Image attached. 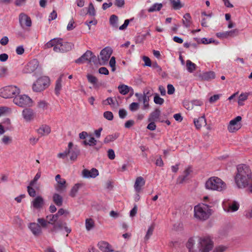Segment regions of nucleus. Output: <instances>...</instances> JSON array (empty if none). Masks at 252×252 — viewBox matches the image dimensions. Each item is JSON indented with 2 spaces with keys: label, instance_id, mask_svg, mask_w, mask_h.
I'll use <instances>...</instances> for the list:
<instances>
[{
  "label": "nucleus",
  "instance_id": "f257e3e1",
  "mask_svg": "<svg viewBox=\"0 0 252 252\" xmlns=\"http://www.w3.org/2000/svg\"><path fill=\"white\" fill-rule=\"evenodd\" d=\"M235 182L239 189H245L249 185L252 177L251 170L246 164H240L237 167Z\"/></svg>",
  "mask_w": 252,
  "mask_h": 252
},
{
  "label": "nucleus",
  "instance_id": "f03ea898",
  "mask_svg": "<svg viewBox=\"0 0 252 252\" xmlns=\"http://www.w3.org/2000/svg\"><path fill=\"white\" fill-rule=\"evenodd\" d=\"M73 47V44L70 42H64L62 38H55L47 43L44 46V49L53 48L55 52L63 53L70 51Z\"/></svg>",
  "mask_w": 252,
  "mask_h": 252
},
{
  "label": "nucleus",
  "instance_id": "7ed1b4c3",
  "mask_svg": "<svg viewBox=\"0 0 252 252\" xmlns=\"http://www.w3.org/2000/svg\"><path fill=\"white\" fill-rule=\"evenodd\" d=\"M212 214V210L205 204L201 203L194 207V216L200 220H207Z\"/></svg>",
  "mask_w": 252,
  "mask_h": 252
},
{
  "label": "nucleus",
  "instance_id": "20e7f679",
  "mask_svg": "<svg viewBox=\"0 0 252 252\" xmlns=\"http://www.w3.org/2000/svg\"><path fill=\"white\" fill-rule=\"evenodd\" d=\"M205 187L209 190L222 191L226 189V185L221 179L212 177L207 180Z\"/></svg>",
  "mask_w": 252,
  "mask_h": 252
},
{
  "label": "nucleus",
  "instance_id": "39448f33",
  "mask_svg": "<svg viewBox=\"0 0 252 252\" xmlns=\"http://www.w3.org/2000/svg\"><path fill=\"white\" fill-rule=\"evenodd\" d=\"M20 93V89L15 86H7L0 89V96L4 98L15 97Z\"/></svg>",
  "mask_w": 252,
  "mask_h": 252
},
{
  "label": "nucleus",
  "instance_id": "423d86ee",
  "mask_svg": "<svg viewBox=\"0 0 252 252\" xmlns=\"http://www.w3.org/2000/svg\"><path fill=\"white\" fill-rule=\"evenodd\" d=\"M50 84V79L47 76H42L37 79L33 84L32 90L35 92H40L47 88Z\"/></svg>",
  "mask_w": 252,
  "mask_h": 252
},
{
  "label": "nucleus",
  "instance_id": "0eeeda50",
  "mask_svg": "<svg viewBox=\"0 0 252 252\" xmlns=\"http://www.w3.org/2000/svg\"><path fill=\"white\" fill-rule=\"evenodd\" d=\"M13 102L20 107H25L31 106L32 103V100L29 96L26 94H18L14 98Z\"/></svg>",
  "mask_w": 252,
  "mask_h": 252
},
{
  "label": "nucleus",
  "instance_id": "6e6552de",
  "mask_svg": "<svg viewBox=\"0 0 252 252\" xmlns=\"http://www.w3.org/2000/svg\"><path fill=\"white\" fill-rule=\"evenodd\" d=\"M39 70V63L36 59H33L28 62L24 67L23 72L24 73H32Z\"/></svg>",
  "mask_w": 252,
  "mask_h": 252
},
{
  "label": "nucleus",
  "instance_id": "1a4fd4ad",
  "mask_svg": "<svg viewBox=\"0 0 252 252\" xmlns=\"http://www.w3.org/2000/svg\"><path fill=\"white\" fill-rule=\"evenodd\" d=\"M242 117L240 116H237L234 119L231 120L227 126L228 131L230 133H233L240 129L242 126L240 123Z\"/></svg>",
  "mask_w": 252,
  "mask_h": 252
},
{
  "label": "nucleus",
  "instance_id": "9d476101",
  "mask_svg": "<svg viewBox=\"0 0 252 252\" xmlns=\"http://www.w3.org/2000/svg\"><path fill=\"white\" fill-rule=\"evenodd\" d=\"M213 247V243L208 238H202L199 239V249L200 252H209Z\"/></svg>",
  "mask_w": 252,
  "mask_h": 252
},
{
  "label": "nucleus",
  "instance_id": "9b49d317",
  "mask_svg": "<svg viewBox=\"0 0 252 252\" xmlns=\"http://www.w3.org/2000/svg\"><path fill=\"white\" fill-rule=\"evenodd\" d=\"M112 53V49L109 47L103 49L100 53L98 60L100 64L104 65L106 63Z\"/></svg>",
  "mask_w": 252,
  "mask_h": 252
},
{
  "label": "nucleus",
  "instance_id": "f8f14e48",
  "mask_svg": "<svg viewBox=\"0 0 252 252\" xmlns=\"http://www.w3.org/2000/svg\"><path fill=\"white\" fill-rule=\"evenodd\" d=\"M96 60V56L94 55L91 51H87L81 57L76 60L75 62L78 63H83L86 62H95Z\"/></svg>",
  "mask_w": 252,
  "mask_h": 252
},
{
  "label": "nucleus",
  "instance_id": "ddd939ff",
  "mask_svg": "<svg viewBox=\"0 0 252 252\" xmlns=\"http://www.w3.org/2000/svg\"><path fill=\"white\" fill-rule=\"evenodd\" d=\"M55 180L57 184L55 185L54 187L56 191L63 192L66 189V184L65 179L62 178L61 176L58 174L55 177Z\"/></svg>",
  "mask_w": 252,
  "mask_h": 252
},
{
  "label": "nucleus",
  "instance_id": "4468645a",
  "mask_svg": "<svg viewBox=\"0 0 252 252\" xmlns=\"http://www.w3.org/2000/svg\"><path fill=\"white\" fill-rule=\"evenodd\" d=\"M223 208L225 212L232 213L237 211L239 208V204L236 201H232L224 203Z\"/></svg>",
  "mask_w": 252,
  "mask_h": 252
},
{
  "label": "nucleus",
  "instance_id": "2eb2a0df",
  "mask_svg": "<svg viewBox=\"0 0 252 252\" xmlns=\"http://www.w3.org/2000/svg\"><path fill=\"white\" fill-rule=\"evenodd\" d=\"M19 21L21 27L24 29L26 27L32 26V21L30 17L25 13H21L19 16Z\"/></svg>",
  "mask_w": 252,
  "mask_h": 252
},
{
  "label": "nucleus",
  "instance_id": "dca6fc26",
  "mask_svg": "<svg viewBox=\"0 0 252 252\" xmlns=\"http://www.w3.org/2000/svg\"><path fill=\"white\" fill-rule=\"evenodd\" d=\"M44 204V200L41 196H37L31 201V207L34 210H39L42 208Z\"/></svg>",
  "mask_w": 252,
  "mask_h": 252
},
{
  "label": "nucleus",
  "instance_id": "f3484780",
  "mask_svg": "<svg viewBox=\"0 0 252 252\" xmlns=\"http://www.w3.org/2000/svg\"><path fill=\"white\" fill-rule=\"evenodd\" d=\"M22 115L26 122H30L33 120L35 115L32 109L26 108L22 111Z\"/></svg>",
  "mask_w": 252,
  "mask_h": 252
},
{
  "label": "nucleus",
  "instance_id": "a211bd4d",
  "mask_svg": "<svg viewBox=\"0 0 252 252\" xmlns=\"http://www.w3.org/2000/svg\"><path fill=\"white\" fill-rule=\"evenodd\" d=\"M83 176L86 178H94L99 174L98 171L95 168H92L91 170L84 169L82 171Z\"/></svg>",
  "mask_w": 252,
  "mask_h": 252
},
{
  "label": "nucleus",
  "instance_id": "6ab92c4d",
  "mask_svg": "<svg viewBox=\"0 0 252 252\" xmlns=\"http://www.w3.org/2000/svg\"><path fill=\"white\" fill-rule=\"evenodd\" d=\"M145 184V181L143 177L141 176L137 177L135 180L134 185V188L135 191L137 193H139Z\"/></svg>",
  "mask_w": 252,
  "mask_h": 252
},
{
  "label": "nucleus",
  "instance_id": "aec40b11",
  "mask_svg": "<svg viewBox=\"0 0 252 252\" xmlns=\"http://www.w3.org/2000/svg\"><path fill=\"white\" fill-rule=\"evenodd\" d=\"M99 249L102 252H112L113 250L112 246L107 242L105 241H100L98 243Z\"/></svg>",
  "mask_w": 252,
  "mask_h": 252
},
{
  "label": "nucleus",
  "instance_id": "412c9836",
  "mask_svg": "<svg viewBox=\"0 0 252 252\" xmlns=\"http://www.w3.org/2000/svg\"><path fill=\"white\" fill-rule=\"evenodd\" d=\"M29 228L35 236H38L41 233L40 226L36 223H31L29 225Z\"/></svg>",
  "mask_w": 252,
  "mask_h": 252
},
{
  "label": "nucleus",
  "instance_id": "4be33fe9",
  "mask_svg": "<svg viewBox=\"0 0 252 252\" xmlns=\"http://www.w3.org/2000/svg\"><path fill=\"white\" fill-rule=\"evenodd\" d=\"M37 132L41 136L48 135L51 132V128L47 125H42L37 130Z\"/></svg>",
  "mask_w": 252,
  "mask_h": 252
},
{
  "label": "nucleus",
  "instance_id": "5701e85b",
  "mask_svg": "<svg viewBox=\"0 0 252 252\" xmlns=\"http://www.w3.org/2000/svg\"><path fill=\"white\" fill-rule=\"evenodd\" d=\"M196 129H200L203 125H206V120L204 116H201L197 119H194L193 121Z\"/></svg>",
  "mask_w": 252,
  "mask_h": 252
},
{
  "label": "nucleus",
  "instance_id": "b1692460",
  "mask_svg": "<svg viewBox=\"0 0 252 252\" xmlns=\"http://www.w3.org/2000/svg\"><path fill=\"white\" fill-rule=\"evenodd\" d=\"M118 88L120 93L123 95H126L130 92L133 93V89L126 85H120L118 86Z\"/></svg>",
  "mask_w": 252,
  "mask_h": 252
},
{
  "label": "nucleus",
  "instance_id": "393cba45",
  "mask_svg": "<svg viewBox=\"0 0 252 252\" xmlns=\"http://www.w3.org/2000/svg\"><path fill=\"white\" fill-rule=\"evenodd\" d=\"M63 74H61L56 82L55 92L57 95H59L62 88L63 77Z\"/></svg>",
  "mask_w": 252,
  "mask_h": 252
},
{
  "label": "nucleus",
  "instance_id": "a878e982",
  "mask_svg": "<svg viewBox=\"0 0 252 252\" xmlns=\"http://www.w3.org/2000/svg\"><path fill=\"white\" fill-rule=\"evenodd\" d=\"M160 115V111L157 109L150 114L148 118V121L157 122L159 119Z\"/></svg>",
  "mask_w": 252,
  "mask_h": 252
},
{
  "label": "nucleus",
  "instance_id": "bb28decb",
  "mask_svg": "<svg viewBox=\"0 0 252 252\" xmlns=\"http://www.w3.org/2000/svg\"><path fill=\"white\" fill-rule=\"evenodd\" d=\"M200 77L202 80L209 81L215 78V74L213 71L206 72L202 73Z\"/></svg>",
  "mask_w": 252,
  "mask_h": 252
},
{
  "label": "nucleus",
  "instance_id": "cd10ccee",
  "mask_svg": "<svg viewBox=\"0 0 252 252\" xmlns=\"http://www.w3.org/2000/svg\"><path fill=\"white\" fill-rule=\"evenodd\" d=\"M53 200L55 204L58 206H61L63 205V198L57 193H55L53 195Z\"/></svg>",
  "mask_w": 252,
  "mask_h": 252
},
{
  "label": "nucleus",
  "instance_id": "c85d7f7f",
  "mask_svg": "<svg viewBox=\"0 0 252 252\" xmlns=\"http://www.w3.org/2000/svg\"><path fill=\"white\" fill-rule=\"evenodd\" d=\"M250 95L249 93H243L240 94L238 97V104L239 106H243L244 105V102L247 100Z\"/></svg>",
  "mask_w": 252,
  "mask_h": 252
},
{
  "label": "nucleus",
  "instance_id": "c756f323",
  "mask_svg": "<svg viewBox=\"0 0 252 252\" xmlns=\"http://www.w3.org/2000/svg\"><path fill=\"white\" fill-rule=\"evenodd\" d=\"M191 18L189 13H186L184 15L182 22L184 26L186 28H189L190 27L191 24Z\"/></svg>",
  "mask_w": 252,
  "mask_h": 252
},
{
  "label": "nucleus",
  "instance_id": "7c9ffc66",
  "mask_svg": "<svg viewBox=\"0 0 252 252\" xmlns=\"http://www.w3.org/2000/svg\"><path fill=\"white\" fill-rule=\"evenodd\" d=\"M109 23L111 27L114 29H117L118 27V17L115 15H112L109 19Z\"/></svg>",
  "mask_w": 252,
  "mask_h": 252
},
{
  "label": "nucleus",
  "instance_id": "2f4dec72",
  "mask_svg": "<svg viewBox=\"0 0 252 252\" xmlns=\"http://www.w3.org/2000/svg\"><path fill=\"white\" fill-rule=\"evenodd\" d=\"M186 66L187 71L189 73L193 72L196 68V65L189 60L186 61Z\"/></svg>",
  "mask_w": 252,
  "mask_h": 252
},
{
  "label": "nucleus",
  "instance_id": "473e14b6",
  "mask_svg": "<svg viewBox=\"0 0 252 252\" xmlns=\"http://www.w3.org/2000/svg\"><path fill=\"white\" fill-rule=\"evenodd\" d=\"M191 171V170L190 167H189L187 168H186L184 172V175L180 176L178 178L177 181V183L182 184L186 179V178L188 177V176L190 174Z\"/></svg>",
  "mask_w": 252,
  "mask_h": 252
},
{
  "label": "nucleus",
  "instance_id": "72a5a7b5",
  "mask_svg": "<svg viewBox=\"0 0 252 252\" xmlns=\"http://www.w3.org/2000/svg\"><path fill=\"white\" fill-rule=\"evenodd\" d=\"M104 102L105 104L110 105L113 108H117L118 106V103L115 98L108 97Z\"/></svg>",
  "mask_w": 252,
  "mask_h": 252
},
{
  "label": "nucleus",
  "instance_id": "f704fd0d",
  "mask_svg": "<svg viewBox=\"0 0 252 252\" xmlns=\"http://www.w3.org/2000/svg\"><path fill=\"white\" fill-rule=\"evenodd\" d=\"M85 227L87 231H90L94 227V222L92 219H87L85 220Z\"/></svg>",
  "mask_w": 252,
  "mask_h": 252
},
{
  "label": "nucleus",
  "instance_id": "c9c22d12",
  "mask_svg": "<svg viewBox=\"0 0 252 252\" xmlns=\"http://www.w3.org/2000/svg\"><path fill=\"white\" fill-rule=\"evenodd\" d=\"M195 243V241L193 238H190L187 243V247L189 249V252H198L197 250H194L193 246Z\"/></svg>",
  "mask_w": 252,
  "mask_h": 252
},
{
  "label": "nucleus",
  "instance_id": "e433bc0d",
  "mask_svg": "<svg viewBox=\"0 0 252 252\" xmlns=\"http://www.w3.org/2000/svg\"><path fill=\"white\" fill-rule=\"evenodd\" d=\"M162 7V4L161 3H156L152 5L148 9L149 12H153L155 11H159Z\"/></svg>",
  "mask_w": 252,
  "mask_h": 252
},
{
  "label": "nucleus",
  "instance_id": "4c0bfd02",
  "mask_svg": "<svg viewBox=\"0 0 252 252\" xmlns=\"http://www.w3.org/2000/svg\"><path fill=\"white\" fill-rule=\"evenodd\" d=\"M118 133H114L113 134L109 135L107 136L104 140V142L105 143H109L115 140L119 137Z\"/></svg>",
  "mask_w": 252,
  "mask_h": 252
},
{
  "label": "nucleus",
  "instance_id": "58836bf2",
  "mask_svg": "<svg viewBox=\"0 0 252 252\" xmlns=\"http://www.w3.org/2000/svg\"><path fill=\"white\" fill-rule=\"evenodd\" d=\"M170 1L174 9H179L183 6L181 3L180 0H170Z\"/></svg>",
  "mask_w": 252,
  "mask_h": 252
},
{
  "label": "nucleus",
  "instance_id": "ea45409f",
  "mask_svg": "<svg viewBox=\"0 0 252 252\" xmlns=\"http://www.w3.org/2000/svg\"><path fill=\"white\" fill-rule=\"evenodd\" d=\"M49 224H54L58 220V217L56 215H50L46 217Z\"/></svg>",
  "mask_w": 252,
  "mask_h": 252
},
{
  "label": "nucleus",
  "instance_id": "a19ab883",
  "mask_svg": "<svg viewBox=\"0 0 252 252\" xmlns=\"http://www.w3.org/2000/svg\"><path fill=\"white\" fill-rule=\"evenodd\" d=\"M80 187V185L79 184H76L71 189L70 192V195L71 197L75 196L76 193H77Z\"/></svg>",
  "mask_w": 252,
  "mask_h": 252
},
{
  "label": "nucleus",
  "instance_id": "79ce46f5",
  "mask_svg": "<svg viewBox=\"0 0 252 252\" xmlns=\"http://www.w3.org/2000/svg\"><path fill=\"white\" fill-rule=\"evenodd\" d=\"M87 78L89 82L93 85H95L97 84V79L94 76L90 74H88L87 75Z\"/></svg>",
  "mask_w": 252,
  "mask_h": 252
},
{
  "label": "nucleus",
  "instance_id": "37998d69",
  "mask_svg": "<svg viewBox=\"0 0 252 252\" xmlns=\"http://www.w3.org/2000/svg\"><path fill=\"white\" fill-rule=\"evenodd\" d=\"M154 229V225H152L149 227L147 232L146 233V234L144 238L145 240H148L150 238V237L153 234Z\"/></svg>",
  "mask_w": 252,
  "mask_h": 252
},
{
  "label": "nucleus",
  "instance_id": "c03bdc74",
  "mask_svg": "<svg viewBox=\"0 0 252 252\" xmlns=\"http://www.w3.org/2000/svg\"><path fill=\"white\" fill-rule=\"evenodd\" d=\"M2 142L4 145H8L10 144L12 141V138L11 137H10L7 135H4L1 139Z\"/></svg>",
  "mask_w": 252,
  "mask_h": 252
},
{
  "label": "nucleus",
  "instance_id": "a18cd8bd",
  "mask_svg": "<svg viewBox=\"0 0 252 252\" xmlns=\"http://www.w3.org/2000/svg\"><path fill=\"white\" fill-rule=\"evenodd\" d=\"M154 101L156 104L161 105L164 103V100L158 94H156L154 98Z\"/></svg>",
  "mask_w": 252,
  "mask_h": 252
},
{
  "label": "nucleus",
  "instance_id": "49530a36",
  "mask_svg": "<svg viewBox=\"0 0 252 252\" xmlns=\"http://www.w3.org/2000/svg\"><path fill=\"white\" fill-rule=\"evenodd\" d=\"M48 104L44 100H40L38 102V107L42 110H46L48 108Z\"/></svg>",
  "mask_w": 252,
  "mask_h": 252
},
{
  "label": "nucleus",
  "instance_id": "de8ad7c7",
  "mask_svg": "<svg viewBox=\"0 0 252 252\" xmlns=\"http://www.w3.org/2000/svg\"><path fill=\"white\" fill-rule=\"evenodd\" d=\"M149 96L147 95L144 94L143 99L142 100L143 102V109H147L149 108Z\"/></svg>",
  "mask_w": 252,
  "mask_h": 252
},
{
  "label": "nucleus",
  "instance_id": "09e8293b",
  "mask_svg": "<svg viewBox=\"0 0 252 252\" xmlns=\"http://www.w3.org/2000/svg\"><path fill=\"white\" fill-rule=\"evenodd\" d=\"M65 225V223L63 222V221L59 220L58 222H57L56 223L54 224V230H57V229H61L63 227L64 228V225Z\"/></svg>",
  "mask_w": 252,
  "mask_h": 252
},
{
  "label": "nucleus",
  "instance_id": "8fccbe9b",
  "mask_svg": "<svg viewBox=\"0 0 252 252\" xmlns=\"http://www.w3.org/2000/svg\"><path fill=\"white\" fill-rule=\"evenodd\" d=\"M88 13L91 16H94L95 15V10L92 3L89 4Z\"/></svg>",
  "mask_w": 252,
  "mask_h": 252
},
{
  "label": "nucleus",
  "instance_id": "3c124183",
  "mask_svg": "<svg viewBox=\"0 0 252 252\" xmlns=\"http://www.w3.org/2000/svg\"><path fill=\"white\" fill-rule=\"evenodd\" d=\"M68 155H69L70 159L71 160H75L78 156V152L74 150H70V153Z\"/></svg>",
  "mask_w": 252,
  "mask_h": 252
},
{
  "label": "nucleus",
  "instance_id": "603ef678",
  "mask_svg": "<svg viewBox=\"0 0 252 252\" xmlns=\"http://www.w3.org/2000/svg\"><path fill=\"white\" fill-rule=\"evenodd\" d=\"M10 112V109L5 106L0 107V117Z\"/></svg>",
  "mask_w": 252,
  "mask_h": 252
},
{
  "label": "nucleus",
  "instance_id": "864d4df0",
  "mask_svg": "<svg viewBox=\"0 0 252 252\" xmlns=\"http://www.w3.org/2000/svg\"><path fill=\"white\" fill-rule=\"evenodd\" d=\"M104 117L108 120L111 121L113 119V113L110 111H106L103 114Z\"/></svg>",
  "mask_w": 252,
  "mask_h": 252
},
{
  "label": "nucleus",
  "instance_id": "5fc2aeb1",
  "mask_svg": "<svg viewBox=\"0 0 252 252\" xmlns=\"http://www.w3.org/2000/svg\"><path fill=\"white\" fill-rule=\"evenodd\" d=\"M37 222L41 225L43 227H46L47 226L48 221L43 218H39L37 219Z\"/></svg>",
  "mask_w": 252,
  "mask_h": 252
},
{
  "label": "nucleus",
  "instance_id": "6e6d98bb",
  "mask_svg": "<svg viewBox=\"0 0 252 252\" xmlns=\"http://www.w3.org/2000/svg\"><path fill=\"white\" fill-rule=\"evenodd\" d=\"M115 64H116L115 58L114 57H112L111 58L110 60L109 61V65L112 68V71H115L116 70Z\"/></svg>",
  "mask_w": 252,
  "mask_h": 252
},
{
  "label": "nucleus",
  "instance_id": "4d7b16f0",
  "mask_svg": "<svg viewBox=\"0 0 252 252\" xmlns=\"http://www.w3.org/2000/svg\"><path fill=\"white\" fill-rule=\"evenodd\" d=\"M139 105L137 102H132L129 105V109L131 111H135L138 109Z\"/></svg>",
  "mask_w": 252,
  "mask_h": 252
},
{
  "label": "nucleus",
  "instance_id": "13d9d810",
  "mask_svg": "<svg viewBox=\"0 0 252 252\" xmlns=\"http://www.w3.org/2000/svg\"><path fill=\"white\" fill-rule=\"evenodd\" d=\"M226 249L227 248L225 246H219L214 249L213 252H224L226 251Z\"/></svg>",
  "mask_w": 252,
  "mask_h": 252
},
{
  "label": "nucleus",
  "instance_id": "bf43d9fd",
  "mask_svg": "<svg viewBox=\"0 0 252 252\" xmlns=\"http://www.w3.org/2000/svg\"><path fill=\"white\" fill-rule=\"evenodd\" d=\"M220 95L221 94H220L214 95L209 98V102L210 103H214L216 102L220 99Z\"/></svg>",
  "mask_w": 252,
  "mask_h": 252
},
{
  "label": "nucleus",
  "instance_id": "052dcab7",
  "mask_svg": "<svg viewBox=\"0 0 252 252\" xmlns=\"http://www.w3.org/2000/svg\"><path fill=\"white\" fill-rule=\"evenodd\" d=\"M150 124L147 126V128L150 130H154L156 128V125L154 121H149Z\"/></svg>",
  "mask_w": 252,
  "mask_h": 252
},
{
  "label": "nucleus",
  "instance_id": "680f3d73",
  "mask_svg": "<svg viewBox=\"0 0 252 252\" xmlns=\"http://www.w3.org/2000/svg\"><path fill=\"white\" fill-rule=\"evenodd\" d=\"M108 157L110 159H114L115 158V154L114 151L112 149H109L108 152Z\"/></svg>",
  "mask_w": 252,
  "mask_h": 252
},
{
  "label": "nucleus",
  "instance_id": "e2e57ef3",
  "mask_svg": "<svg viewBox=\"0 0 252 252\" xmlns=\"http://www.w3.org/2000/svg\"><path fill=\"white\" fill-rule=\"evenodd\" d=\"M28 192L30 196L34 197L35 195V190L31 186H28L27 188Z\"/></svg>",
  "mask_w": 252,
  "mask_h": 252
},
{
  "label": "nucleus",
  "instance_id": "0e129e2a",
  "mask_svg": "<svg viewBox=\"0 0 252 252\" xmlns=\"http://www.w3.org/2000/svg\"><path fill=\"white\" fill-rule=\"evenodd\" d=\"M70 151L66 150L63 153H59L57 155L58 158H64L69 154Z\"/></svg>",
  "mask_w": 252,
  "mask_h": 252
},
{
  "label": "nucleus",
  "instance_id": "69168bd1",
  "mask_svg": "<svg viewBox=\"0 0 252 252\" xmlns=\"http://www.w3.org/2000/svg\"><path fill=\"white\" fill-rule=\"evenodd\" d=\"M175 92V88L172 85L168 84L167 85V93L169 94H172Z\"/></svg>",
  "mask_w": 252,
  "mask_h": 252
},
{
  "label": "nucleus",
  "instance_id": "338daca9",
  "mask_svg": "<svg viewBox=\"0 0 252 252\" xmlns=\"http://www.w3.org/2000/svg\"><path fill=\"white\" fill-rule=\"evenodd\" d=\"M24 51L23 46H19L16 49V52L18 55H22L24 53Z\"/></svg>",
  "mask_w": 252,
  "mask_h": 252
},
{
  "label": "nucleus",
  "instance_id": "774afa93",
  "mask_svg": "<svg viewBox=\"0 0 252 252\" xmlns=\"http://www.w3.org/2000/svg\"><path fill=\"white\" fill-rule=\"evenodd\" d=\"M98 72L100 74L104 75H108L109 74L108 70L104 67H101L99 68Z\"/></svg>",
  "mask_w": 252,
  "mask_h": 252
}]
</instances>
